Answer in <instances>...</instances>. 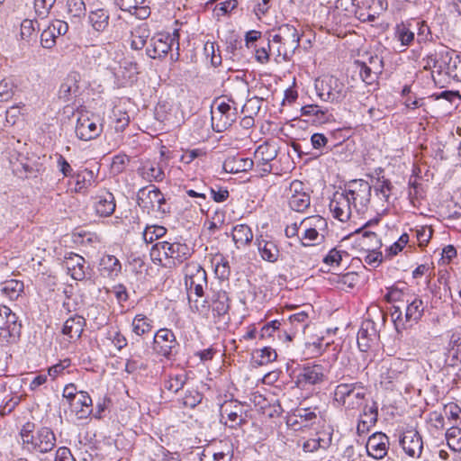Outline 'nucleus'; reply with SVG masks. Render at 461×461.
Here are the masks:
<instances>
[{
  "instance_id": "nucleus-19",
  "label": "nucleus",
  "mask_w": 461,
  "mask_h": 461,
  "mask_svg": "<svg viewBox=\"0 0 461 461\" xmlns=\"http://www.w3.org/2000/svg\"><path fill=\"white\" fill-rule=\"evenodd\" d=\"M68 25L61 20L52 21L41 35V44L45 49H51L56 44V39L66 34Z\"/></svg>"
},
{
  "instance_id": "nucleus-52",
  "label": "nucleus",
  "mask_w": 461,
  "mask_h": 461,
  "mask_svg": "<svg viewBox=\"0 0 461 461\" xmlns=\"http://www.w3.org/2000/svg\"><path fill=\"white\" fill-rule=\"evenodd\" d=\"M56 0H34V9L36 15L41 18H46Z\"/></svg>"
},
{
  "instance_id": "nucleus-2",
  "label": "nucleus",
  "mask_w": 461,
  "mask_h": 461,
  "mask_svg": "<svg viewBox=\"0 0 461 461\" xmlns=\"http://www.w3.org/2000/svg\"><path fill=\"white\" fill-rule=\"evenodd\" d=\"M35 425L32 422L25 423L21 431L23 448L29 452L47 453L52 450L56 445V437L53 431L47 427L39 428L34 431Z\"/></svg>"
},
{
  "instance_id": "nucleus-1",
  "label": "nucleus",
  "mask_w": 461,
  "mask_h": 461,
  "mask_svg": "<svg viewBox=\"0 0 461 461\" xmlns=\"http://www.w3.org/2000/svg\"><path fill=\"white\" fill-rule=\"evenodd\" d=\"M372 185L364 179L350 180L332 196L330 209L333 217L342 222L351 217L364 215L371 203Z\"/></svg>"
},
{
  "instance_id": "nucleus-38",
  "label": "nucleus",
  "mask_w": 461,
  "mask_h": 461,
  "mask_svg": "<svg viewBox=\"0 0 461 461\" xmlns=\"http://www.w3.org/2000/svg\"><path fill=\"white\" fill-rule=\"evenodd\" d=\"M358 13L356 0H337L333 15H339L345 18L355 16Z\"/></svg>"
},
{
  "instance_id": "nucleus-30",
  "label": "nucleus",
  "mask_w": 461,
  "mask_h": 461,
  "mask_svg": "<svg viewBox=\"0 0 461 461\" xmlns=\"http://www.w3.org/2000/svg\"><path fill=\"white\" fill-rule=\"evenodd\" d=\"M211 301L212 312L214 314L221 317L228 313L230 310V298L225 291H213Z\"/></svg>"
},
{
  "instance_id": "nucleus-59",
  "label": "nucleus",
  "mask_w": 461,
  "mask_h": 461,
  "mask_svg": "<svg viewBox=\"0 0 461 461\" xmlns=\"http://www.w3.org/2000/svg\"><path fill=\"white\" fill-rule=\"evenodd\" d=\"M277 354L276 350L269 347H265L259 351V365H266L276 360Z\"/></svg>"
},
{
  "instance_id": "nucleus-27",
  "label": "nucleus",
  "mask_w": 461,
  "mask_h": 461,
  "mask_svg": "<svg viewBox=\"0 0 461 461\" xmlns=\"http://www.w3.org/2000/svg\"><path fill=\"white\" fill-rule=\"evenodd\" d=\"M110 14L107 10L99 8L89 12L88 23L96 32H104L109 25Z\"/></svg>"
},
{
  "instance_id": "nucleus-28",
  "label": "nucleus",
  "mask_w": 461,
  "mask_h": 461,
  "mask_svg": "<svg viewBox=\"0 0 461 461\" xmlns=\"http://www.w3.org/2000/svg\"><path fill=\"white\" fill-rule=\"evenodd\" d=\"M258 249L261 258L268 262L274 263L278 260L279 249L274 240H267L264 239H257Z\"/></svg>"
},
{
  "instance_id": "nucleus-45",
  "label": "nucleus",
  "mask_w": 461,
  "mask_h": 461,
  "mask_svg": "<svg viewBox=\"0 0 461 461\" xmlns=\"http://www.w3.org/2000/svg\"><path fill=\"white\" fill-rule=\"evenodd\" d=\"M446 438L448 447L454 451L461 450V429L452 426L447 430Z\"/></svg>"
},
{
  "instance_id": "nucleus-14",
  "label": "nucleus",
  "mask_w": 461,
  "mask_h": 461,
  "mask_svg": "<svg viewBox=\"0 0 461 461\" xmlns=\"http://www.w3.org/2000/svg\"><path fill=\"white\" fill-rule=\"evenodd\" d=\"M212 114V123L216 121L215 127L218 132L228 129L237 119L236 109L225 102L218 104Z\"/></svg>"
},
{
  "instance_id": "nucleus-36",
  "label": "nucleus",
  "mask_w": 461,
  "mask_h": 461,
  "mask_svg": "<svg viewBox=\"0 0 461 461\" xmlns=\"http://www.w3.org/2000/svg\"><path fill=\"white\" fill-rule=\"evenodd\" d=\"M142 177L149 182H161L165 178L162 167L154 162H147L140 169Z\"/></svg>"
},
{
  "instance_id": "nucleus-57",
  "label": "nucleus",
  "mask_w": 461,
  "mask_h": 461,
  "mask_svg": "<svg viewBox=\"0 0 461 461\" xmlns=\"http://www.w3.org/2000/svg\"><path fill=\"white\" fill-rule=\"evenodd\" d=\"M14 95V85L4 79L0 82V102H6Z\"/></svg>"
},
{
  "instance_id": "nucleus-55",
  "label": "nucleus",
  "mask_w": 461,
  "mask_h": 461,
  "mask_svg": "<svg viewBox=\"0 0 461 461\" xmlns=\"http://www.w3.org/2000/svg\"><path fill=\"white\" fill-rule=\"evenodd\" d=\"M392 187V184L388 179H378L377 185H375V192L376 194H381L382 197L387 201L390 196Z\"/></svg>"
},
{
  "instance_id": "nucleus-43",
  "label": "nucleus",
  "mask_w": 461,
  "mask_h": 461,
  "mask_svg": "<svg viewBox=\"0 0 461 461\" xmlns=\"http://www.w3.org/2000/svg\"><path fill=\"white\" fill-rule=\"evenodd\" d=\"M363 65L370 67L379 74H382L384 68L383 58L373 52H366L361 56V59H357Z\"/></svg>"
},
{
  "instance_id": "nucleus-42",
  "label": "nucleus",
  "mask_w": 461,
  "mask_h": 461,
  "mask_svg": "<svg viewBox=\"0 0 461 461\" xmlns=\"http://www.w3.org/2000/svg\"><path fill=\"white\" fill-rule=\"evenodd\" d=\"M330 442V438H322L320 436L306 439L303 442L302 448L305 453H313L318 449H326Z\"/></svg>"
},
{
  "instance_id": "nucleus-37",
  "label": "nucleus",
  "mask_w": 461,
  "mask_h": 461,
  "mask_svg": "<svg viewBox=\"0 0 461 461\" xmlns=\"http://www.w3.org/2000/svg\"><path fill=\"white\" fill-rule=\"evenodd\" d=\"M23 289L24 285L22 281L11 279L1 284L0 291L3 295L8 297L10 300H15L23 292Z\"/></svg>"
},
{
  "instance_id": "nucleus-34",
  "label": "nucleus",
  "mask_w": 461,
  "mask_h": 461,
  "mask_svg": "<svg viewBox=\"0 0 461 461\" xmlns=\"http://www.w3.org/2000/svg\"><path fill=\"white\" fill-rule=\"evenodd\" d=\"M253 232L247 224H238L233 228L232 240L238 249L251 242Z\"/></svg>"
},
{
  "instance_id": "nucleus-41",
  "label": "nucleus",
  "mask_w": 461,
  "mask_h": 461,
  "mask_svg": "<svg viewBox=\"0 0 461 461\" xmlns=\"http://www.w3.org/2000/svg\"><path fill=\"white\" fill-rule=\"evenodd\" d=\"M75 181V191L82 192L89 187L94 181V174L91 170L85 169L72 176Z\"/></svg>"
},
{
  "instance_id": "nucleus-17",
  "label": "nucleus",
  "mask_w": 461,
  "mask_h": 461,
  "mask_svg": "<svg viewBox=\"0 0 461 461\" xmlns=\"http://www.w3.org/2000/svg\"><path fill=\"white\" fill-rule=\"evenodd\" d=\"M137 203L139 206L148 210L154 209L155 207L160 209L161 204L165 203V198L160 190L151 185L139 190Z\"/></svg>"
},
{
  "instance_id": "nucleus-33",
  "label": "nucleus",
  "mask_w": 461,
  "mask_h": 461,
  "mask_svg": "<svg viewBox=\"0 0 461 461\" xmlns=\"http://www.w3.org/2000/svg\"><path fill=\"white\" fill-rule=\"evenodd\" d=\"M301 112L303 116L314 117L312 121L320 124L329 122L332 116L328 109L322 108L317 104L304 105L302 107Z\"/></svg>"
},
{
  "instance_id": "nucleus-22",
  "label": "nucleus",
  "mask_w": 461,
  "mask_h": 461,
  "mask_svg": "<svg viewBox=\"0 0 461 461\" xmlns=\"http://www.w3.org/2000/svg\"><path fill=\"white\" fill-rule=\"evenodd\" d=\"M80 76L77 72L69 73L61 83L59 89V98L67 102L69 101L73 96H77L79 92L78 82Z\"/></svg>"
},
{
  "instance_id": "nucleus-32",
  "label": "nucleus",
  "mask_w": 461,
  "mask_h": 461,
  "mask_svg": "<svg viewBox=\"0 0 461 461\" xmlns=\"http://www.w3.org/2000/svg\"><path fill=\"white\" fill-rule=\"evenodd\" d=\"M115 206V200L111 193H105L96 197L95 212L102 217L110 216L114 212Z\"/></svg>"
},
{
  "instance_id": "nucleus-23",
  "label": "nucleus",
  "mask_w": 461,
  "mask_h": 461,
  "mask_svg": "<svg viewBox=\"0 0 461 461\" xmlns=\"http://www.w3.org/2000/svg\"><path fill=\"white\" fill-rule=\"evenodd\" d=\"M254 162L251 158L241 157H230L223 162V169L227 173H240L250 170Z\"/></svg>"
},
{
  "instance_id": "nucleus-54",
  "label": "nucleus",
  "mask_w": 461,
  "mask_h": 461,
  "mask_svg": "<svg viewBox=\"0 0 461 461\" xmlns=\"http://www.w3.org/2000/svg\"><path fill=\"white\" fill-rule=\"evenodd\" d=\"M68 12L73 17H81L86 14V5L83 0H68Z\"/></svg>"
},
{
  "instance_id": "nucleus-64",
  "label": "nucleus",
  "mask_w": 461,
  "mask_h": 461,
  "mask_svg": "<svg viewBox=\"0 0 461 461\" xmlns=\"http://www.w3.org/2000/svg\"><path fill=\"white\" fill-rule=\"evenodd\" d=\"M35 24L39 25L37 21L25 19L21 24V36L23 39H27L32 36L35 31Z\"/></svg>"
},
{
  "instance_id": "nucleus-48",
  "label": "nucleus",
  "mask_w": 461,
  "mask_h": 461,
  "mask_svg": "<svg viewBox=\"0 0 461 461\" xmlns=\"http://www.w3.org/2000/svg\"><path fill=\"white\" fill-rule=\"evenodd\" d=\"M186 383V375L185 374H179L176 375H170L167 380L164 383V387L172 393H177L182 389Z\"/></svg>"
},
{
  "instance_id": "nucleus-4",
  "label": "nucleus",
  "mask_w": 461,
  "mask_h": 461,
  "mask_svg": "<svg viewBox=\"0 0 461 461\" xmlns=\"http://www.w3.org/2000/svg\"><path fill=\"white\" fill-rule=\"evenodd\" d=\"M330 366L321 363H307L298 366L294 370V384L299 389L322 384L328 378Z\"/></svg>"
},
{
  "instance_id": "nucleus-49",
  "label": "nucleus",
  "mask_w": 461,
  "mask_h": 461,
  "mask_svg": "<svg viewBox=\"0 0 461 461\" xmlns=\"http://www.w3.org/2000/svg\"><path fill=\"white\" fill-rule=\"evenodd\" d=\"M166 233L167 229L163 226H147L143 231V240L146 243H152L154 240L163 237Z\"/></svg>"
},
{
  "instance_id": "nucleus-47",
  "label": "nucleus",
  "mask_w": 461,
  "mask_h": 461,
  "mask_svg": "<svg viewBox=\"0 0 461 461\" xmlns=\"http://www.w3.org/2000/svg\"><path fill=\"white\" fill-rule=\"evenodd\" d=\"M411 24L401 23L396 27L399 41L404 46H409L414 41V32L411 30Z\"/></svg>"
},
{
  "instance_id": "nucleus-61",
  "label": "nucleus",
  "mask_w": 461,
  "mask_h": 461,
  "mask_svg": "<svg viewBox=\"0 0 461 461\" xmlns=\"http://www.w3.org/2000/svg\"><path fill=\"white\" fill-rule=\"evenodd\" d=\"M448 77H452L456 81L461 82V57L457 54L456 57H453Z\"/></svg>"
},
{
  "instance_id": "nucleus-24",
  "label": "nucleus",
  "mask_w": 461,
  "mask_h": 461,
  "mask_svg": "<svg viewBox=\"0 0 461 461\" xmlns=\"http://www.w3.org/2000/svg\"><path fill=\"white\" fill-rule=\"evenodd\" d=\"M86 320L78 315L68 318L62 328V333L70 339H78L84 330Z\"/></svg>"
},
{
  "instance_id": "nucleus-60",
  "label": "nucleus",
  "mask_w": 461,
  "mask_h": 461,
  "mask_svg": "<svg viewBox=\"0 0 461 461\" xmlns=\"http://www.w3.org/2000/svg\"><path fill=\"white\" fill-rule=\"evenodd\" d=\"M282 323L277 321H272L266 325H264L260 330V337L261 338H269L273 336V333L276 331L280 332V326Z\"/></svg>"
},
{
  "instance_id": "nucleus-11",
  "label": "nucleus",
  "mask_w": 461,
  "mask_h": 461,
  "mask_svg": "<svg viewBox=\"0 0 461 461\" xmlns=\"http://www.w3.org/2000/svg\"><path fill=\"white\" fill-rule=\"evenodd\" d=\"M177 346L178 342L171 330L162 328L156 332L153 339V348L157 354L168 358Z\"/></svg>"
},
{
  "instance_id": "nucleus-18",
  "label": "nucleus",
  "mask_w": 461,
  "mask_h": 461,
  "mask_svg": "<svg viewBox=\"0 0 461 461\" xmlns=\"http://www.w3.org/2000/svg\"><path fill=\"white\" fill-rule=\"evenodd\" d=\"M273 42L284 44L289 51H295L300 46V35L296 28L290 24H283L278 27L276 34L273 35Z\"/></svg>"
},
{
  "instance_id": "nucleus-63",
  "label": "nucleus",
  "mask_w": 461,
  "mask_h": 461,
  "mask_svg": "<svg viewBox=\"0 0 461 461\" xmlns=\"http://www.w3.org/2000/svg\"><path fill=\"white\" fill-rule=\"evenodd\" d=\"M342 260L341 251L332 249L329 251V253L324 257L323 263L330 266H339L340 261Z\"/></svg>"
},
{
  "instance_id": "nucleus-12",
  "label": "nucleus",
  "mask_w": 461,
  "mask_h": 461,
  "mask_svg": "<svg viewBox=\"0 0 461 461\" xmlns=\"http://www.w3.org/2000/svg\"><path fill=\"white\" fill-rule=\"evenodd\" d=\"M244 409L237 401L225 402L221 407V420L226 419L224 424L231 429L241 427L245 422Z\"/></svg>"
},
{
  "instance_id": "nucleus-26",
  "label": "nucleus",
  "mask_w": 461,
  "mask_h": 461,
  "mask_svg": "<svg viewBox=\"0 0 461 461\" xmlns=\"http://www.w3.org/2000/svg\"><path fill=\"white\" fill-rule=\"evenodd\" d=\"M308 313L304 311L294 313L289 317L288 323L293 329L289 332L286 330H283L287 340L291 341L298 331H304L308 326Z\"/></svg>"
},
{
  "instance_id": "nucleus-6",
  "label": "nucleus",
  "mask_w": 461,
  "mask_h": 461,
  "mask_svg": "<svg viewBox=\"0 0 461 461\" xmlns=\"http://www.w3.org/2000/svg\"><path fill=\"white\" fill-rule=\"evenodd\" d=\"M289 207L295 212H304L311 203L310 194L305 185L300 180H294L285 191Z\"/></svg>"
},
{
  "instance_id": "nucleus-3",
  "label": "nucleus",
  "mask_w": 461,
  "mask_h": 461,
  "mask_svg": "<svg viewBox=\"0 0 461 461\" xmlns=\"http://www.w3.org/2000/svg\"><path fill=\"white\" fill-rule=\"evenodd\" d=\"M365 398L366 389L361 382L341 383L333 393V401L346 410L358 409Z\"/></svg>"
},
{
  "instance_id": "nucleus-9",
  "label": "nucleus",
  "mask_w": 461,
  "mask_h": 461,
  "mask_svg": "<svg viewBox=\"0 0 461 461\" xmlns=\"http://www.w3.org/2000/svg\"><path fill=\"white\" fill-rule=\"evenodd\" d=\"M157 249H162L166 259L171 260L173 265H180L187 260L193 254L192 249L180 241L157 242Z\"/></svg>"
},
{
  "instance_id": "nucleus-44",
  "label": "nucleus",
  "mask_w": 461,
  "mask_h": 461,
  "mask_svg": "<svg viewBox=\"0 0 461 461\" xmlns=\"http://www.w3.org/2000/svg\"><path fill=\"white\" fill-rule=\"evenodd\" d=\"M233 457V451L230 447H227L226 450L216 451L211 453L209 450H204L202 454L201 461H231Z\"/></svg>"
},
{
  "instance_id": "nucleus-31",
  "label": "nucleus",
  "mask_w": 461,
  "mask_h": 461,
  "mask_svg": "<svg viewBox=\"0 0 461 461\" xmlns=\"http://www.w3.org/2000/svg\"><path fill=\"white\" fill-rule=\"evenodd\" d=\"M77 412L78 419L87 418L92 413V399L86 392L80 391L74 404L70 405Z\"/></svg>"
},
{
  "instance_id": "nucleus-51",
  "label": "nucleus",
  "mask_w": 461,
  "mask_h": 461,
  "mask_svg": "<svg viewBox=\"0 0 461 461\" xmlns=\"http://www.w3.org/2000/svg\"><path fill=\"white\" fill-rule=\"evenodd\" d=\"M100 265L107 271L108 275H117L121 270L120 261L112 255L104 257L101 259Z\"/></svg>"
},
{
  "instance_id": "nucleus-58",
  "label": "nucleus",
  "mask_w": 461,
  "mask_h": 461,
  "mask_svg": "<svg viewBox=\"0 0 461 461\" xmlns=\"http://www.w3.org/2000/svg\"><path fill=\"white\" fill-rule=\"evenodd\" d=\"M409 236L406 233L401 235L399 240L394 242L391 247L387 249V253L390 257L397 255L400 251L402 250L403 247L408 243Z\"/></svg>"
},
{
  "instance_id": "nucleus-46",
  "label": "nucleus",
  "mask_w": 461,
  "mask_h": 461,
  "mask_svg": "<svg viewBox=\"0 0 461 461\" xmlns=\"http://www.w3.org/2000/svg\"><path fill=\"white\" fill-rule=\"evenodd\" d=\"M355 66L359 71L360 77L367 85H371L375 82L378 78V76L380 75L375 70H373V68L370 67H366V65L361 64V62L358 60L355 61Z\"/></svg>"
},
{
  "instance_id": "nucleus-7",
  "label": "nucleus",
  "mask_w": 461,
  "mask_h": 461,
  "mask_svg": "<svg viewBox=\"0 0 461 461\" xmlns=\"http://www.w3.org/2000/svg\"><path fill=\"white\" fill-rule=\"evenodd\" d=\"M21 324L10 308L0 305V342L14 341L20 335Z\"/></svg>"
},
{
  "instance_id": "nucleus-10",
  "label": "nucleus",
  "mask_w": 461,
  "mask_h": 461,
  "mask_svg": "<svg viewBox=\"0 0 461 461\" xmlns=\"http://www.w3.org/2000/svg\"><path fill=\"white\" fill-rule=\"evenodd\" d=\"M456 51L453 50L443 49L439 51L429 54L423 61L425 62L424 69L429 70L432 68H437L438 76L443 73L448 76L450 66H452L453 57H456Z\"/></svg>"
},
{
  "instance_id": "nucleus-25",
  "label": "nucleus",
  "mask_w": 461,
  "mask_h": 461,
  "mask_svg": "<svg viewBox=\"0 0 461 461\" xmlns=\"http://www.w3.org/2000/svg\"><path fill=\"white\" fill-rule=\"evenodd\" d=\"M365 237L372 238L375 240V243L368 247V253L365 257V263L376 267L380 265L383 260V256L380 251H377L378 249L382 246L381 240L378 239L376 233L374 231H366Z\"/></svg>"
},
{
  "instance_id": "nucleus-50",
  "label": "nucleus",
  "mask_w": 461,
  "mask_h": 461,
  "mask_svg": "<svg viewBox=\"0 0 461 461\" xmlns=\"http://www.w3.org/2000/svg\"><path fill=\"white\" fill-rule=\"evenodd\" d=\"M203 400V394L194 389H187L182 398V404L185 407L194 408Z\"/></svg>"
},
{
  "instance_id": "nucleus-40",
  "label": "nucleus",
  "mask_w": 461,
  "mask_h": 461,
  "mask_svg": "<svg viewBox=\"0 0 461 461\" xmlns=\"http://www.w3.org/2000/svg\"><path fill=\"white\" fill-rule=\"evenodd\" d=\"M188 284H200L199 285L207 286V274L200 266H194L188 270L185 275V285Z\"/></svg>"
},
{
  "instance_id": "nucleus-53",
  "label": "nucleus",
  "mask_w": 461,
  "mask_h": 461,
  "mask_svg": "<svg viewBox=\"0 0 461 461\" xmlns=\"http://www.w3.org/2000/svg\"><path fill=\"white\" fill-rule=\"evenodd\" d=\"M204 54L207 57L211 58V63L213 67H217L221 65V57L220 54H216V52H219V46L216 45L214 42L207 41L204 44Z\"/></svg>"
},
{
  "instance_id": "nucleus-13",
  "label": "nucleus",
  "mask_w": 461,
  "mask_h": 461,
  "mask_svg": "<svg viewBox=\"0 0 461 461\" xmlns=\"http://www.w3.org/2000/svg\"><path fill=\"white\" fill-rule=\"evenodd\" d=\"M400 446L411 457H420L423 450V441L420 433L414 429L404 430L400 437Z\"/></svg>"
},
{
  "instance_id": "nucleus-15",
  "label": "nucleus",
  "mask_w": 461,
  "mask_h": 461,
  "mask_svg": "<svg viewBox=\"0 0 461 461\" xmlns=\"http://www.w3.org/2000/svg\"><path fill=\"white\" fill-rule=\"evenodd\" d=\"M63 264L75 280L82 281L89 275V266L86 265V259L78 254L73 252L66 254Z\"/></svg>"
},
{
  "instance_id": "nucleus-8",
  "label": "nucleus",
  "mask_w": 461,
  "mask_h": 461,
  "mask_svg": "<svg viewBox=\"0 0 461 461\" xmlns=\"http://www.w3.org/2000/svg\"><path fill=\"white\" fill-rule=\"evenodd\" d=\"M178 32L174 31L173 34L169 33H158L152 37L149 41V44L147 47V55L151 59H158L166 56L171 50L174 42L176 41L177 46L178 43Z\"/></svg>"
},
{
  "instance_id": "nucleus-39",
  "label": "nucleus",
  "mask_w": 461,
  "mask_h": 461,
  "mask_svg": "<svg viewBox=\"0 0 461 461\" xmlns=\"http://www.w3.org/2000/svg\"><path fill=\"white\" fill-rule=\"evenodd\" d=\"M152 323L153 321L146 315L138 314L131 322L132 331L138 336H142L151 331L153 328Z\"/></svg>"
},
{
  "instance_id": "nucleus-20",
  "label": "nucleus",
  "mask_w": 461,
  "mask_h": 461,
  "mask_svg": "<svg viewBox=\"0 0 461 461\" xmlns=\"http://www.w3.org/2000/svg\"><path fill=\"white\" fill-rule=\"evenodd\" d=\"M379 334L375 321L365 320L357 333V346L362 352H366L372 343L378 339Z\"/></svg>"
},
{
  "instance_id": "nucleus-35",
  "label": "nucleus",
  "mask_w": 461,
  "mask_h": 461,
  "mask_svg": "<svg viewBox=\"0 0 461 461\" xmlns=\"http://www.w3.org/2000/svg\"><path fill=\"white\" fill-rule=\"evenodd\" d=\"M425 304L420 298H414L408 303L405 312V321L417 323L422 317Z\"/></svg>"
},
{
  "instance_id": "nucleus-62",
  "label": "nucleus",
  "mask_w": 461,
  "mask_h": 461,
  "mask_svg": "<svg viewBox=\"0 0 461 461\" xmlns=\"http://www.w3.org/2000/svg\"><path fill=\"white\" fill-rule=\"evenodd\" d=\"M433 230L431 228L421 227L416 230V237L420 246H426L432 237Z\"/></svg>"
},
{
  "instance_id": "nucleus-5",
  "label": "nucleus",
  "mask_w": 461,
  "mask_h": 461,
  "mask_svg": "<svg viewBox=\"0 0 461 461\" xmlns=\"http://www.w3.org/2000/svg\"><path fill=\"white\" fill-rule=\"evenodd\" d=\"M315 88L318 96L329 102H341L348 93L345 84L333 76H325L321 79H317Z\"/></svg>"
},
{
  "instance_id": "nucleus-56",
  "label": "nucleus",
  "mask_w": 461,
  "mask_h": 461,
  "mask_svg": "<svg viewBox=\"0 0 461 461\" xmlns=\"http://www.w3.org/2000/svg\"><path fill=\"white\" fill-rule=\"evenodd\" d=\"M215 273L219 275L221 278H228L230 274V263L222 256H221L220 259L215 263Z\"/></svg>"
},
{
  "instance_id": "nucleus-16",
  "label": "nucleus",
  "mask_w": 461,
  "mask_h": 461,
  "mask_svg": "<svg viewBox=\"0 0 461 461\" xmlns=\"http://www.w3.org/2000/svg\"><path fill=\"white\" fill-rule=\"evenodd\" d=\"M103 131V125L97 124L93 119L86 114H81L77 121L76 135L81 140H91L97 138Z\"/></svg>"
},
{
  "instance_id": "nucleus-21",
  "label": "nucleus",
  "mask_w": 461,
  "mask_h": 461,
  "mask_svg": "<svg viewBox=\"0 0 461 461\" xmlns=\"http://www.w3.org/2000/svg\"><path fill=\"white\" fill-rule=\"evenodd\" d=\"M366 447L368 456L382 459L387 455L389 438L383 432H375L368 438Z\"/></svg>"
},
{
  "instance_id": "nucleus-29",
  "label": "nucleus",
  "mask_w": 461,
  "mask_h": 461,
  "mask_svg": "<svg viewBox=\"0 0 461 461\" xmlns=\"http://www.w3.org/2000/svg\"><path fill=\"white\" fill-rule=\"evenodd\" d=\"M150 35L147 23H141L131 31V47L133 50H142Z\"/></svg>"
}]
</instances>
